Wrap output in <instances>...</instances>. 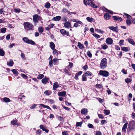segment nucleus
Returning a JSON list of instances; mask_svg holds the SVG:
<instances>
[{
  "label": "nucleus",
  "instance_id": "31",
  "mask_svg": "<svg viewBox=\"0 0 135 135\" xmlns=\"http://www.w3.org/2000/svg\"><path fill=\"white\" fill-rule=\"evenodd\" d=\"M3 100L4 102L6 103L9 102L10 101V99L9 98L6 97L4 98Z\"/></svg>",
  "mask_w": 135,
  "mask_h": 135
},
{
  "label": "nucleus",
  "instance_id": "48",
  "mask_svg": "<svg viewBox=\"0 0 135 135\" xmlns=\"http://www.w3.org/2000/svg\"><path fill=\"white\" fill-rule=\"evenodd\" d=\"M21 76L24 79H26L27 78V76L24 74H21Z\"/></svg>",
  "mask_w": 135,
  "mask_h": 135
},
{
  "label": "nucleus",
  "instance_id": "9",
  "mask_svg": "<svg viewBox=\"0 0 135 135\" xmlns=\"http://www.w3.org/2000/svg\"><path fill=\"white\" fill-rule=\"evenodd\" d=\"M105 42L108 45L111 44L113 43V40L111 38H108L106 39Z\"/></svg>",
  "mask_w": 135,
  "mask_h": 135
},
{
  "label": "nucleus",
  "instance_id": "23",
  "mask_svg": "<svg viewBox=\"0 0 135 135\" xmlns=\"http://www.w3.org/2000/svg\"><path fill=\"white\" fill-rule=\"evenodd\" d=\"M106 20H109L110 17V16L108 13H106L104 15V16Z\"/></svg>",
  "mask_w": 135,
  "mask_h": 135
},
{
  "label": "nucleus",
  "instance_id": "56",
  "mask_svg": "<svg viewBox=\"0 0 135 135\" xmlns=\"http://www.w3.org/2000/svg\"><path fill=\"white\" fill-rule=\"evenodd\" d=\"M88 126L89 128H92L93 127V125L92 124H88Z\"/></svg>",
  "mask_w": 135,
  "mask_h": 135
},
{
  "label": "nucleus",
  "instance_id": "59",
  "mask_svg": "<svg viewBox=\"0 0 135 135\" xmlns=\"http://www.w3.org/2000/svg\"><path fill=\"white\" fill-rule=\"evenodd\" d=\"M53 62L52 60H51L49 61V65L50 66V67H51L52 66V65Z\"/></svg>",
  "mask_w": 135,
  "mask_h": 135
},
{
  "label": "nucleus",
  "instance_id": "45",
  "mask_svg": "<svg viewBox=\"0 0 135 135\" xmlns=\"http://www.w3.org/2000/svg\"><path fill=\"white\" fill-rule=\"evenodd\" d=\"M62 12L64 13L68 12L69 13H70V12H68V10L65 8H64L62 10Z\"/></svg>",
  "mask_w": 135,
  "mask_h": 135
},
{
  "label": "nucleus",
  "instance_id": "61",
  "mask_svg": "<svg viewBox=\"0 0 135 135\" xmlns=\"http://www.w3.org/2000/svg\"><path fill=\"white\" fill-rule=\"evenodd\" d=\"M10 37V34H8L6 36V39L7 40L9 39Z\"/></svg>",
  "mask_w": 135,
  "mask_h": 135
},
{
  "label": "nucleus",
  "instance_id": "37",
  "mask_svg": "<svg viewBox=\"0 0 135 135\" xmlns=\"http://www.w3.org/2000/svg\"><path fill=\"white\" fill-rule=\"evenodd\" d=\"M132 81V79L130 78H127L125 79V82L127 83H130Z\"/></svg>",
  "mask_w": 135,
  "mask_h": 135
},
{
  "label": "nucleus",
  "instance_id": "4",
  "mask_svg": "<svg viewBox=\"0 0 135 135\" xmlns=\"http://www.w3.org/2000/svg\"><path fill=\"white\" fill-rule=\"evenodd\" d=\"M99 74L100 75L104 77H107L109 75V72L105 70H101L99 71Z\"/></svg>",
  "mask_w": 135,
  "mask_h": 135
},
{
  "label": "nucleus",
  "instance_id": "51",
  "mask_svg": "<svg viewBox=\"0 0 135 135\" xmlns=\"http://www.w3.org/2000/svg\"><path fill=\"white\" fill-rule=\"evenodd\" d=\"M44 94L46 95H49L50 94V92H49L48 91H45L44 92Z\"/></svg>",
  "mask_w": 135,
  "mask_h": 135
},
{
  "label": "nucleus",
  "instance_id": "39",
  "mask_svg": "<svg viewBox=\"0 0 135 135\" xmlns=\"http://www.w3.org/2000/svg\"><path fill=\"white\" fill-rule=\"evenodd\" d=\"M104 10L105 11L107 12H108L110 14H112L113 13V11H111L105 8H104Z\"/></svg>",
  "mask_w": 135,
  "mask_h": 135
},
{
  "label": "nucleus",
  "instance_id": "52",
  "mask_svg": "<svg viewBox=\"0 0 135 135\" xmlns=\"http://www.w3.org/2000/svg\"><path fill=\"white\" fill-rule=\"evenodd\" d=\"M96 135H102V133L100 131L96 132Z\"/></svg>",
  "mask_w": 135,
  "mask_h": 135
},
{
  "label": "nucleus",
  "instance_id": "46",
  "mask_svg": "<svg viewBox=\"0 0 135 135\" xmlns=\"http://www.w3.org/2000/svg\"><path fill=\"white\" fill-rule=\"evenodd\" d=\"M131 21L129 20H126V23L127 25H129L131 24Z\"/></svg>",
  "mask_w": 135,
  "mask_h": 135
},
{
  "label": "nucleus",
  "instance_id": "10",
  "mask_svg": "<svg viewBox=\"0 0 135 135\" xmlns=\"http://www.w3.org/2000/svg\"><path fill=\"white\" fill-rule=\"evenodd\" d=\"M126 40L130 44L133 46L135 45V42L132 39L128 38Z\"/></svg>",
  "mask_w": 135,
  "mask_h": 135
},
{
  "label": "nucleus",
  "instance_id": "24",
  "mask_svg": "<svg viewBox=\"0 0 135 135\" xmlns=\"http://www.w3.org/2000/svg\"><path fill=\"white\" fill-rule=\"evenodd\" d=\"M122 50L125 51H127L130 50V48L128 47H122Z\"/></svg>",
  "mask_w": 135,
  "mask_h": 135
},
{
  "label": "nucleus",
  "instance_id": "34",
  "mask_svg": "<svg viewBox=\"0 0 135 135\" xmlns=\"http://www.w3.org/2000/svg\"><path fill=\"white\" fill-rule=\"evenodd\" d=\"M87 80V78L86 77L85 74H84L82 76V80L83 81H86Z\"/></svg>",
  "mask_w": 135,
  "mask_h": 135
},
{
  "label": "nucleus",
  "instance_id": "62",
  "mask_svg": "<svg viewBox=\"0 0 135 135\" xmlns=\"http://www.w3.org/2000/svg\"><path fill=\"white\" fill-rule=\"evenodd\" d=\"M98 116L99 118L103 119L104 118V117L101 114H98Z\"/></svg>",
  "mask_w": 135,
  "mask_h": 135
},
{
  "label": "nucleus",
  "instance_id": "57",
  "mask_svg": "<svg viewBox=\"0 0 135 135\" xmlns=\"http://www.w3.org/2000/svg\"><path fill=\"white\" fill-rule=\"evenodd\" d=\"M97 99H98V100L99 102L101 103H102L103 102V100L101 99L100 98H97Z\"/></svg>",
  "mask_w": 135,
  "mask_h": 135
},
{
  "label": "nucleus",
  "instance_id": "60",
  "mask_svg": "<svg viewBox=\"0 0 135 135\" xmlns=\"http://www.w3.org/2000/svg\"><path fill=\"white\" fill-rule=\"evenodd\" d=\"M54 25L53 23L51 24L50 25H49V27H50V28H52Z\"/></svg>",
  "mask_w": 135,
  "mask_h": 135
},
{
  "label": "nucleus",
  "instance_id": "15",
  "mask_svg": "<svg viewBox=\"0 0 135 135\" xmlns=\"http://www.w3.org/2000/svg\"><path fill=\"white\" fill-rule=\"evenodd\" d=\"M66 94V92L65 91L60 92L58 93V95L59 96L65 97Z\"/></svg>",
  "mask_w": 135,
  "mask_h": 135
},
{
  "label": "nucleus",
  "instance_id": "8",
  "mask_svg": "<svg viewBox=\"0 0 135 135\" xmlns=\"http://www.w3.org/2000/svg\"><path fill=\"white\" fill-rule=\"evenodd\" d=\"M64 26L67 28H69L71 27V23L69 21L66 22L64 23Z\"/></svg>",
  "mask_w": 135,
  "mask_h": 135
},
{
  "label": "nucleus",
  "instance_id": "2",
  "mask_svg": "<svg viewBox=\"0 0 135 135\" xmlns=\"http://www.w3.org/2000/svg\"><path fill=\"white\" fill-rule=\"evenodd\" d=\"M107 59L105 58H103L101 60L100 62V68L102 69H104L107 67Z\"/></svg>",
  "mask_w": 135,
  "mask_h": 135
},
{
  "label": "nucleus",
  "instance_id": "13",
  "mask_svg": "<svg viewBox=\"0 0 135 135\" xmlns=\"http://www.w3.org/2000/svg\"><path fill=\"white\" fill-rule=\"evenodd\" d=\"M14 64V62L12 60H10L9 61L7 62V65L9 66H12Z\"/></svg>",
  "mask_w": 135,
  "mask_h": 135
},
{
  "label": "nucleus",
  "instance_id": "44",
  "mask_svg": "<svg viewBox=\"0 0 135 135\" xmlns=\"http://www.w3.org/2000/svg\"><path fill=\"white\" fill-rule=\"evenodd\" d=\"M95 86L96 87L98 88H101L102 87V86L101 85L98 84H96Z\"/></svg>",
  "mask_w": 135,
  "mask_h": 135
},
{
  "label": "nucleus",
  "instance_id": "17",
  "mask_svg": "<svg viewBox=\"0 0 135 135\" xmlns=\"http://www.w3.org/2000/svg\"><path fill=\"white\" fill-rule=\"evenodd\" d=\"M11 123L13 125H20L19 124L17 123V120H13L12 121Z\"/></svg>",
  "mask_w": 135,
  "mask_h": 135
},
{
  "label": "nucleus",
  "instance_id": "35",
  "mask_svg": "<svg viewBox=\"0 0 135 135\" xmlns=\"http://www.w3.org/2000/svg\"><path fill=\"white\" fill-rule=\"evenodd\" d=\"M104 113L106 115H109L110 113V112L109 110L104 109Z\"/></svg>",
  "mask_w": 135,
  "mask_h": 135
},
{
  "label": "nucleus",
  "instance_id": "26",
  "mask_svg": "<svg viewBox=\"0 0 135 135\" xmlns=\"http://www.w3.org/2000/svg\"><path fill=\"white\" fill-rule=\"evenodd\" d=\"M70 21L73 22H76V23H78L79 24H81L82 23V22L81 21H78L77 19L71 20Z\"/></svg>",
  "mask_w": 135,
  "mask_h": 135
},
{
  "label": "nucleus",
  "instance_id": "14",
  "mask_svg": "<svg viewBox=\"0 0 135 135\" xmlns=\"http://www.w3.org/2000/svg\"><path fill=\"white\" fill-rule=\"evenodd\" d=\"M58 84V83L57 82H55V83L54 84L53 86V89L54 90H56V88L59 86Z\"/></svg>",
  "mask_w": 135,
  "mask_h": 135
},
{
  "label": "nucleus",
  "instance_id": "6",
  "mask_svg": "<svg viewBox=\"0 0 135 135\" xmlns=\"http://www.w3.org/2000/svg\"><path fill=\"white\" fill-rule=\"evenodd\" d=\"M83 2L84 4L86 6L87 4L89 6H91L93 2L91 0H84Z\"/></svg>",
  "mask_w": 135,
  "mask_h": 135
},
{
  "label": "nucleus",
  "instance_id": "58",
  "mask_svg": "<svg viewBox=\"0 0 135 135\" xmlns=\"http://www.w3.org/2000/svg\"><path fill=\"white\" fill-rule=\"evenodd\" d=\"M64 71L66 74H68L69 75H70V73L69 72L68 70L66 69H64Z\"/></svg>",
  "mask_w": 135,
  "mask_h": 135
},
{
  "label": "nucleus",
  "instance_id": "54",
  "mask_svg": "<svg viewBox=\"0 0 135 135\" xmlns=\"http://www.w3.org/2000/svg\"><path fill=\"white\" fill-rule=\"evenodd\" d=\"M62 107L63 108L66 110H69L70 109V108L66 107L64 106H63Z\"/></svg>",
  "mask_w": 135,
  "mask_h": 135
},
{
  "label": "nucleus",
  "instance_id": "19",
  "mask_svg": "<svg viewBox=\"0 0 135 135\" xmlns=\"http://www.w3.org/2000/svg\"><path fill=\"white\" fill-rule=\"evenodd\" d=\"M127 125L128 123L127 122L126 123L123 125L122 129V131H124L125 132L126 131V130L127 127Z\"/></svg>",
  "mask_w": 135,
  "mask_h": 135
},
{
  "label": "nucleus",
  "instance_id": "55",
  "mask_svg": "<svg viewBox=\"0 0 135 135\" xmlns=\"http://www.w3.org/2000/svg\"><path fill=\"white\" fill-rule=\"evenodd\" d=\"M124 14L126 16L127 18H128L129 19V18H131V17L130 15H129L127 14H126V13H125Z\"/></svg>",
  "mask_w": 135,
  "mask_h": 135
},
{
  "label": "nucleus",
  "instance_id": "29",
  "mask_svg": "<svg viewBox=\"0 0 135 135\" xmlns=\"http://www.w3.org/2000/svg\"><path fill=\"white\" fill-rule=\"evenodd\" d=\"M78 45L80 49H82L84 48L83 45L79 42L78 43Z\"/></svg>",
  "mask_w": 135,
  "mask_h": 135
},
{
  "label": "nucleus",
  "instance_id": "30",
  "mask_svg": "<svg viewBox=\"0 0 135 135\" xmlns=\"http://www.w3.org/2000/svg\"><path fill=\"white\" fill-rule=\"evenodd\" d=\"M4 51L2 49H0V55L3 56L4 55Z\"/></svg>",
  "mask_w": 135,
  "mask_h": 135
},
{
  "label": "nucleus",
  "instance_id": "32",
  "mask_svg": "<svg viewBox=\"0 0 135 135\" xmlns=\"http://www.w3.org/2000/svg\"><path fill=\"white\" fill-rule=\"evenodd\" d=\"M38 31L40 33H42L44 31V28L42 27H40L38 28Z\"/></svg>",
  "mask_w": 135,
  "mask_h": 135
},
{
  "label": "nucleus",
  "instance_id": "33",
  "mask_svg": "<svg viewBox=\"0 0 135 135\" xmlns=\"http://www.w3.org/2000/svg\"><path fill=\"white\" fill-rule=\"evenodd\" d=\"M45 6L46 8H49L50 7V4L49 3H45Z\"/></svg>",
  "mask_w": 135,
  "mask_h": 135
},
{
  "label": "nucleus",
  "instance_id": "21",
  "mask_svg": "<svg viewBox=\"0 0 135 135\" xmlns=\"http://www.w3.org/2000/svg\"><path fill=\"white\" fill-rule=\"evenodd\" d=\"M61 18L60 16H58L53 18L52 20L53 21H58L61 19Z\"/></svg>",
  "mask_w": 135,
  "mask_h": 135
},
{
  "label": "nucleus",
  "instance_id": "1",
  "mask_svg": "<svg viewBox=\"0 0 135 135\" xmlns=\"http://www.w3.org/2000/svg\"><path fill=\"white\" fill-rule=\"evenodd\" d=\"M23 26L25 29L26 30H31L33 29V25L30 23L25 22L23 23Z\"/></svg>",
  "mask_w": 135,
  "mask_h": 135
},
{
  "label": "nucleus",
  "instance_id": "11",
  "mask_svg": "<svg viewBox=\"0 0 135 135\" xmlns=\"http://www.w3.org/2000/svg\"><path fill=\"white\" fill-rule=\"evenodd\" d=\"M115 20L118 21H121L122 20V18L121 17L115 16H114L113 17Z\"/></svg>",
  "mask_w": 135,
  "mask_h": 135
},
{
  "label": "nucleus",
  "instance_id": "38",
  "mask_svg": "<svg viewBox=\"0 0 135 135\" xmlns=\"http://www.w3.org/2000/svg\"><path fill=\"white\" fill-rule=\"evenodd\" d=\"M44 76V75L43 74H40L37 76V78L38 79H40L42 78Z\"/></svg>",
  "mask_w": 135,
  "mask_h": 135
},
{
  "label": "nucleus",
  "instance_id": "28",
  "mask_svg": "<svg viewBox=\"0 0 135 135\" xmlns=\"http://www.w3.org/2000/svg\"><path fill=\"white\" fill-rule=\"evenodd\" d=\"M40 106H42L43 107H44V108H46L48 109H49L50 110L51 109V108H50V107L47 105H45L43 104H40Z\"/></svg>",
  "mask_w": 135,
  "mask_h": 135
},
{
  "label": "nucleus",
  "instance_id": "22",
  "mask_svg": "<svg viewBox=\"0 0 135 135\" xmlns=\"http://www.w3.org/2000/svg\"><path fill=\"white\" fill-rule=\"evenodd\" d=\"M50 47L52 50H54L55 48V45L54 43L52 42H50Z\"/></svg>",
  "mask_w": 135,
  "mask_h": 135
},
{
  "label": "nucleus",
  "instance_id": "64",
  "mask_svg": "<svg viewBox=\"0 0 135 135\" xmlns=\"http://www.w3.org/2000/svg\"><path fill=\"white\" fill-rule=\"evenodd\" d=\"M15 45V44H12L11 45H9V47L10 48H12L13 47V46Z\"/></svg>",
  "mask_w": 135,
  "mask_h": 135
},
{
  "label": "nucleus",
  "instance_id": "50",
  "mask_svg": "<svg viewBox=\"0 0 135 135\" xmlns=\"http://www.w3.org/2000/svg\"><path fill=\"white\" fill-rule=\"evenodd\" d=\"M122 72L124 74H127V70H126L124 69H123L122 70Z\"/></svg>",
  "mask_w": 135,
  "mask_h": 135
},
{
  "label": "nucleus",
  "instance_id": "43",
  "mask_svg": "<svg viewBox=\"0 0 135 135\" xmlns=\"http://www.w3.org/2000/svg\"><path fill=\"white\" fill-rule=\"evenodd\" d=\"M6 30V28H3L1 29V31L2 33H5Z\"/></svg>",
  "mask_w": 135,
  "mask_h": 135
},
{
  "label": "nucleus",
  "instance_id": "7",
  "mask_svg": "<svg viewBox=\"0 0 135 135\" xmlns=\"http://www.w3.org/2000/svg\"><path fill=\"white\" fill-rule=\"evenodd\" d=\"M60 32L61 34L63 35H66L67 36H69V33L68 32L66 31L65 30L63 29H61L60 30Z\"/></svg>",
  "mask_w": 135,
  "mask_h": 135
},
{
  "label": "nucleus",
  "instance_id": "49",
  "mask_svg": "<svg viewBox=\"0 0 135 135\" xmlns=\"http://www.w3.org/2000/svg\"><path fill=\"white\" fill-rule=\"evenodd\" d=\"M91 6L94 8H97V6L94 4L93 2L91 4Z\"/></svg>",
  "mask_w": 135,
  "mask_h": 135
},
{
  "label": "nucleus",
  "instance_id": "42",
  "mask_svg": "<svg viewBox=\"0 0 135 135\" xmlns=\"http://www.w3.org/2000/svg\"><path fill=\"white\" fill-rule=\"evenodd\" d=\"M87 55L90 57H92V54L91 52L89 51L87 52Z\"/></svg>",
  "mask_w": 135,
  "mask_h": 135
},
{
  "label": "nucleus",
  "instance_id": "41",
  "mask_svg": "<svg viewBox=\"0 0 135 135\" xmlns=\"http://www.w3.org/2000/svg\"><path fill=\"white\" fill-rule=\"evenodd\" d=\"M101 46H102V48L103 49H105V50L108 47V46L106 45H102Z\"/></svg>",
  "mask_w": 135,
  "mask_h": 135
},
{
  "label": "nucleus",
  "instance_id": "18",
  "mask_svg": "<svg viewBox=\"0 0 135 135\" xmlns=\"http://www.w3.org/2000/svg\"><path fill=\"white\" fill-rule=\"evenodd\" d=\"M86 19L88 21L90 22H95V19L92 18L87 17L86 18Z\"/></svg>",
  "mask_w": 135,
  "mask_h": 135
},
{
  "label": "nucleus",
  "instance_id": "53",
  "mask_svg": "<svg viewBox=\"0 0 135 135\" xmlns=\"http://www.w3.org/2000/svg\"><path fill=\"white\" fill-rule=\"evenodd\" d=\"M94 37L97 38H99L100 37V36L97 34H93Z\"/></svg>",
  "mask_w": 135,
  "mask_h": 135
},
{
  "label": "nucleus",
  "instance_id": "63",
  "mask_svg": "<svg viewBox=\"0 0 135 135\" xmlns=\"http://www.w3.org/2000/svg\"><path fill=\"white\" fill-rule=\"evenodd\" d=\"M78 24H79L77 22L75 23L74 24V26L77 27L78 26Z\"/></svg>",
  "mask_w": 135,
  "mask_h": 135
},
{
  "label": "nucleus",
  "instance_id": "5",
  "mask_svg": "<svg viewBox=\"0 0 135 135\" xmlns=\"http://www.w3.org/2000/svg\"><path fill=\"white\" fill-rule=\"evenodd\" d=\"M42 18L37 15H36L33 16V21L35 23H38V20H41Z\"/></svg>",
  "mask_w": 135,
  "mask_h": 135
},
{
  "label": "nucleus",
  "instance_id": "40",
  "mask_svg": "<svg viewBox=\"0 0 135 135\" xmlns=\"http://www.w3.org/2000/svg\"><path fill=\"white\" fill-rule=\"evenodd\" d=\"M124 41L123 40H121L119 42V45L120 46H122L124 45Z\"/></svg>",
  "mask_w": 135,
  "mask_h": 135
},
{
  "label": "nucleus",
  "instance_id": "16",
  "mask_svg": "<svg viewBox=\"0 0 135 135\" xmlns=\"http://www.w3.org/2000/svg\"><path fill=\"white\" fill-rule=\"evenodd\" d=\"M88 112V110L87 109L83 108L82 109L81 111V112L82 114H85Z\"/></svg>",
  "mask_w": 135,
  "mask_h": 135
},
{
  "label": "nucleus",
  "instance_id": "3",
  "mask_svg": "<svg viewBox=\"0 0 135 135\" xmlns=\"http://www.w3.org/2000/svg\"><path fill=\"white\" fill-rule=\"evenodd\" d=\"M23 40L27 44H30L32 45H35V43L31 40H29L27 37H24L23 38Z\"/></svg>",
  "mask_w": 135,
  "mask_h": 135
},
{
  "label": "nucleus",
  "instance_id": "20",
  "mask_svg": "<svg viewBox=\"0 0 135 135\" xmlns=\"http://www.w3.org/2000/svg\"><path fill=\"white\" fill-rule=\"evenodd\" d=\"M40 128L42 129V131H45L46 133H48L49 131L47 129L45 128L44 126L42 125H41L40 126Z\"/></svg>",
  "mask_w": 135,
  "mask_h": 135
},
{
  "label": "nucleus",
  "instance_id": "36",
  "mask_svg": "<svg viewBox=\"0 0 135 135\" xmlns=\"http://www.w3.org/2000/svg\"><path fill=\"white\" fill-rule=\"evenodd\" d=\"M11 71L13 72L14 74L18 75V72L16 69H12L11 70Z\"/></svg>",
  "mask_w": 135,
  "mask_h": 135
},
{
  "label": "nucleus",
  "instance_id": "47",
  "mask_svg": "<svg viewBox=\"0 0 135 135\" xmlns=\"http://www.w3.org/2000/svg\"><path fill=\"white\" fill-rule=\"evenodd\" d=\"M95 30L97 31L98 32H99L100 33H103L104 32L100 29H95Z\"/></svg>",
  "mask_w": 135,
  "mask_h": 135
},
{
  "label": "nucleus",
  "instance_id": "12",
  "mask_svg": "<svg viewBox=\"0 0 135 135\" xmlns=\"http://www.w3.org/2000/svg\"><path fill=\"white\" fill-rule=\"evenodd\" d=\"M108 28L110 30L114 31H117L118 28L117 27H114L113 26H109Z\"/></svg>",
  "mask_w": 135,
  "mask_h": 135
},
{
  "label": "nucleus",
  "instance_id": "25",
  "mask_svg": "<svg viewBox=\"0 0 135 135\" xmlns=\"http://www.w3.org/2000/svg\"><path fill=\"white\" fill-rule=\"evenodd\" d=\"M48 81V79L47 78L45 77L42 80V83L44 84H46L47 81Z\"/></svg>",
  "mask_w": 135,
  "mask_h": 135
},
{
  "label": "nucleus",
  "instance_id": "27",
  "mask_svg": "<svg viewBox=\"0 0 135 135\" xmlns=\"http://www.w3.org/2000/svg\"><path fill=\"white\" fill-rule=\"evenodd\" d=\"M85 75L88 76H90L92 75L93 74L91 73L90 71H87L84 74Z\"/></svg>",
  "mask_w": 135,
  "mask_h": 135
}]
</instances>
